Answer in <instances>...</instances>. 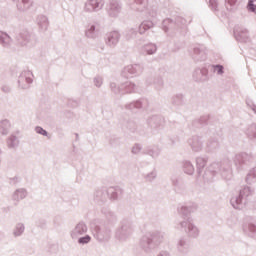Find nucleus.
I'll return each instance as SVG.
<instances>
[{"label": "nucleus", "mask_w": 256, "mask_h": 256, "mask_svg": "<svg viewBox=\"0 0 256 256\" xmlns=\"http://www.w3.org/2000/svg\"><path fill=\"white\" fill-rule=\"evenodd\" d=\"M91 241V237L85 236L79 239V243H89Z\"/></svg>", "instance_id": "nucleus-1"}, {"label": "nucleus", "mask_w": 256, "mask_h": 256, "mask_svg": "<svg viewBox=\"0 0 256 256\" xmlns=\"http://www.w3.org/2000/svg\"><path fill=\"white\" fill-rule=\"evenodd\" d=\"M36 132L40 133V135H47V131H45L43 128L41 127H37L36 128Z\"/></svg>", "instance_id": "nucleus-2"}, {"label": "nucleus", "mask_w": 256, "mask_h": 256, "mask_svg": "<svg viewBox=\"0 0 256 256\" xmlns=\"http://www.w3.org/2000/svg\"><path fill=\"white\" fill-rule=\"evenodd\" d=\"M218 72H219V73H223V67L218 66Z\"/></svg>", "instance_id": "nucleus-3"}, {"label": "nucleus", "mask_w": 256, "mask_h": 256, "mask_svg": "<svg viewBox=\"0 0 256 256\" xmlns=\"http://www.w3.org/2000/svg\"><path fill=\"white\" fill-rule=\"evenodd\" d=\"M236 1L237 0H232V2H231V0H229V3H230V5H233Z\"/></svg>", "instance_id": "nucleus-4"}]
</instances>
